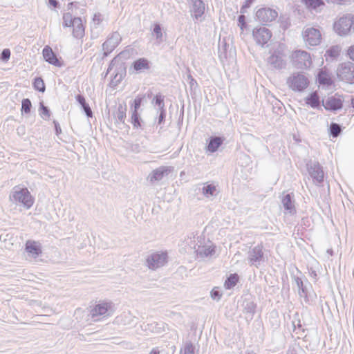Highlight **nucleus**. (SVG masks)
I'll list each match as a JSON object with an SVG mask.
<instances>
[{
    "mask_svg": "<svg viewBox=\"0 0 354 354\" xmlns=\"http://www.w3.org/2000/svg\"><path fill=\"white\" fill-rule=\"evenodd\" d=\"M115 310L114 303L110 300H100L91 308L90 315L95 322L111 317Z\"/></svg>",
    "mask_w": 354,
    "mask_h": 354,
    "instance_id": "f257e3e1",
    "label": "nucleus"
},
{
    "mask_svg": "<svg viewBox=\"0 0 354 354\" xmlns=\"http://www.w3.org/2000/svg\"><path fill=\"white\" fill-rule=\"evenodd\" d=\"M9 199L12 203L21 205L26 209H30L34 203V198L28 189L19 186L13 187L10 194Z\"/></svg>",
    "mask_w": 354,
    "mask_h": 354,
    "instance_id": "f03ea898",
    "label": "nucleus"
},
{
    "mask_svg": "<svg viewBox=\"0 0 354 354\" xmlns=\"http://www.w3.org/2000/svg\"><path fill=\"white\" fill-rule=\"evenodd\" d=\"M333 30L342 37L351 34L354 30V14L346 13L338 17L333 24Z\"/></svg>",
    "mask_w": 354,
    "mask_h": 354,
    "instance_id": "7ed1b4c3",
    "label": "nucleus"
},
{
    "mask_svg": "<svg viewBox=\"0 0 354 354\" xmlns=\"http://www.w3.org/2000/svg\"><path fill=\"white\" fill-rule=\"evenodd\" d=\"M286 84L295 92H303L308 86L309 80L304 73L296 72L287 78Z\"/></svg>",
    "mask_w": 354,
    "mask_h": 354,
    "instance_id": "20e7f679",
    "label": "nucleus"
},
{
    "mask_svg": "<svg viewBox=\"0 0 354 354\" xmlns=\"http://www.w3.org/2000/svg\"><path fill=\"white\" fill-rule=\"evenodd\" d=\"M294 66L299 69H308L312 66V58L309 53L304 50H296L290 55Z\"/></svg>",
    "mask_w": 354,
    "mask_h": 354,
    "instance_id": "39448f33",
    "label": "nucleus"
},
{
    "mask_svg": "<svg viewBox=\"0 0 354 354\" xmlns=\"http://www.w3.org/2000/svg\"><path fill=\"white\" fill-rule=\"evenodd\" d=\"M303 40L306 46H316L322 41V33L319 28L305 26L302 31Z\"/></svg>",
    "mask_w": 354,
    "mask_h": 354,
    "instance_id": "423d86ee",
    "label": "nucleus"
},
{
    "mask_svg": "<svg viewBox=\"0 0 354 354\" xmlns=\"http://www.w3.org/2000/svg\"><path fill=\"white\" fill-rule=\"evenodd\" d=\"M198 242L194 246V252L198 257L205 258L212 257L215 254V248L210 241L202 243L204 239L202 237H198Z\"/></svg>",
    "mask_w": 354,
    "mask_h": 354,
    "instance_id": "0eeeda50",
    "label": "nucleus"
},
{
    "mask_svg": "<svg viewBox=\"0 0 354 354\" xmlns=\"http://www.w3.org/2000/svg\"><path fill=\"white\" fill-rule=\"evenodd\" d=\"M167 254L166 252H153L147 258V266L149 269L156 270L165 266L167 262Z\"/></svg>",
    "mask_w": 354,
    "mask_h": 354,
    "instance_id": "6e6552de",
    "label": "nucleus"
},
{
    "mask_svg": "<svg viewBox=\"0 0 354 354\" xmlns=\"http://www.w3.org/2000/svg\"><path fill=\"white\" fill-rule=\"evenodd\" d=\"M339 78L347 83H354V64L346 62L342 64L337 69Z\"/></svg>",
    "mask_w": 354,
    "mask_h": 354,
    "instance_id": "1a4fd4ad",
    "label": "nucleus"
},
{
    "mask_svg": "<svg viewBox=\"0 0 354 354\" xmlns=\"http://www.w3.org/2000/svg\"><path fill=\"white\" fill-rule=\"evenodd\" d=\"M263 260L262 245H258L248 252V261L250 266L259 268Z\"/></svg>",
    "mask_w": 354,
    "mask_h": 354,
    "instance_id": "9d476101",
    "label": "nucleus"
},
{
    "mask_svg": "<svg viewBox=\"0 0 354 354\" xmlns=\"http://www.w3.org/2000/svg\"><path fill=\"white\" fill-rule=\"evenodd\" d=\"M343 102V97L335 94L323 99L322 105L328 111H337L342 108Z\"/></svg>",
    "mask_w": 354,
    "mask_h": 354,
    "instance_id": "9b49d317",
    "label": "nucleus"
},
{
    "mask_svg": "<svg viewBox=\"0 0 354 354\" xmlns=\"http://www.w3.org/2000/svg\"><path fill=\"white\" fill-rule=\"evenodd\" d=\"M253 37L257 44L263 46L266 44L272 37L270 30L266 27L256 28L252 32Z\"/></svg>",
    "mask_w": 354,
    "mask_h": 354,
    "instance_id": "f8f14e48",
    "label": "nucleus"
},
{
    "mask_svg": "<svg viewBox=\"0 0 354 354\" xmlns=\"http://www.w3.org/2000/svg\"><path fill=\"white\" fill-rule=\"evenodd\" d=\"M278 16L277 12L270 8H263L259 9L256 12V17L261 22H270L276 19Z\"/></svg>",
    "mask_w": 354,
    "mask_h": 354,
    "instance_id": "ddd939ff",
    "label": "nucleus"
},
{
    "mask_svg": "<svg viewBox=\"0 0 354 354\" xmlns=\"http://www.w3.org/2000/svg\"><path fill=\"white\" fill-rule=\"evenodd\" d=\"M268 64L275 69H282L286 67L285 55L279 51H275L268 59Z\"/></svg>",
    "mask_w": 354,
    "mask_h": 354,
    "instance_id": "4468645a",
    "label": "nucleus"
},
{
    "mask_svg": "<svg viewBox=\"0 0 354 354\" xmlns=\"http://www.w3.org/2000/svg\"><path fill=\"white\" fill-rule=\"evenodd\" d=\"M121 37L117 32H113L103 44L102 48L105 55L110 53L120 42Z\"/></svg>",
    "mask_w": 354,
    "mask_h": 354,
    "instance_id": "2eb2a0df",
    "label": "nucleus"
},
{
    "mask_svg": "<svg viewBox=\"0 0 354 354\" xmlns=\"http://www.w3.org/2000/svg\"><path fill=\"white\" fill-rule=\"evenodd\" d=\"M171 171L169 167L161 166L154 169L148 176L149 180L153 183L160 181L165 176H167Z\"/></svg>",
    "mask_w": 354,
    "mask_h": 354,
    "instance_id": "dca6fc26",
    "label": "nucleus"
},
{
    "mask_svg": "<svg viewBox=\"0 0 354 354\" xmlns=\"http://www.w3.org/2000/svg\"><path fill=\"white\" fill-rule=\"evenodd\" d=\"M26 251L29 258L36 259L41 253V244L35 241H28L26 243Z\"/></svg>",
    "mask_w": 354,
    "mask_h": 354,
    "instance_id": "f3484780",
    "label": "nucleus"
},
{
    "mask_svg": "<svg viewBox=\"0 0 354 354\" xmlns=\"http://www.w3.org/2000/svg\"><path fill=\"white\" fill-rule=\"evenodd\" d=\"M192 8L191 12L192 17L196 19L201 21V17L205 12V4L201 0H192Z\"/></svg>",
    "mask_w": 354,
    "mask_h": 354,
    "instance_id": "a211bd4d",
    "label": "nucleus"
},
{
    "mask_svg": "<svg viewBox=\"0 0 354 354\" xmlns=\"http://www.w3.org/2000/svg\"><path fill=\"white\" fill-rule=\"evenodd\" d=\"M201 192L204 197L208 200H212L218 194L216 185L209 183H205L203 185Z\"/></svg>",
    "mask_w": 354,
    "mask_h": 354,
    "instance_id": "6ab92c4d",
    "label": "nucleus"
},
{
    "mask_svg": "<svg viewBox=\"0 0 354 354\" xmlns=\"http://www.w3.org/2000/svg\"><path fill=\"white\" fill-rule=\"evenodd\" d=\"M310 176L317 183H320L324 180V172L317 162H313L308 168Z\"/></svg>",
    "mask_w": 354,
    "mask_h": 354,
    "instance_id": "aec40b11",
    "label": "nucleus"
},
{
    "mask_svg": "<svg viewBox=\"0 0 354 354\" xmlns=\"http://www.w3.org/2000/svg\"><path fill=\"white\" fill-rule=\"evenodd\" d=\"M42 54L44 59L49 64L57 66H60L58 59L50 46H46L42 50Z\"/></svg>",
    "mask_w": 354,
    "mask_h": 354,
    "instance_id": "412c9836",
    "label": "nucleus"
},
{
    "mask_svg": "<svg viewBox=\"0 0 354 354\" xmlns=\"http://www.w3.org/2000/svg\"><path fill=\"white\" fill-rule=\"evenodd\" d=\"M73 35L76 38H82L84 35V27L82 21L79 17L73 19Z\"/></svg>",
    "mask_w": 354,
    "mask_h": 354,
    "instance_id": "4be33fe9",
    "label": "nucleus"
},
{
    "mask_svg": "<svg viewBox=\"0 0 354 354\" xmlns=\"http://www.w3.org/2000/svg\"><path fill=\"white\" fill-rule=\"evenodd\" d=\"M301 2L310 11L320 12L324 6L322 0H301Z\"/></svg>",
    "mask_w": 354,
    "mask_h": 354,
    "instance_id": "5701e85b",
    "label": "nucleus"
},
{
    "mask_svg": "<svg viewBox=\"0 0 354 354\" xmlns=\"http://www.w3.org/2000/svg\"><path fill=\"white\" fill-rule=\"evenodd\" d=\"M127 105L126 104H120L117 108V110L113 113L115 122L124 124L126 118L127 113Z\"/></svg>",
    "mask_w": 354,
    "mask_h": 354,
    "instance_id": "b1692460",
    "label": "nucleus"
},
{
    "mask_svg": "<svg viewBox=\"0 0 354 354\" xmlns=\"http://www.w3.org/2000/svg\"><path fill=\"white\" fill-rule=\"evenodd\" d=\"M281 202L286 213L292 214L295 212L294 201L292 200L290 194L284 196Z\"/></svg>",
    "mask_w": 354,
    "mask_h": 354,
    "instance_id": "393cba45",
    "label": "nucleus"
},
{
    "mask_svg": "<svg viewBox=\"0 0 354 354\" xmlns=\"http://www.w3.org/2000/svg\"><path fill=\"white\" fill-rule=\"evenodd\" d=\"M133 68L137 73L149 68V62L145 58H140L133 63Z\"/></svg>",
    "mask_w": 354,
    "mask_h": 354,
    "instance_id": "a878e982",
    "label": "nucleus"
},
{
    "mask_svg": "<svg viewBox=\"0 0 354 354\" xmlns=\"http://www.w3.org/2000/svg\"><path fill=\"white\" fill-rule=\"evenodd\" d=\"M305 102L306 104L314 109L319 107L320 105L319 96L316 91L306 97Z\"/></svg>",
    "mask_w": 354,
    "mask_h": 354,
    "instance_id": "bb28decb",
    "label": "nucleus"
},
{
    "mask_svg": "<svg viewBox=\"0 0 354 354\" xmlns=\"http://www.w3.org/2000/svg\"><path fill=\"white\" fill-rule=\"evenodd\" d=\"M341 47L339 46H333L326 51L324 57L326 62L333 61L336 59L340 54Z\"/></svg>",
    "mask_w": 354,
    "mask_h": 354,
    "instance_id": "cd10ccee",
    "label": "nucleus"
},
{
    "mask_svg": "<svg viewBox=\"0 0 354 354\" xmlns=\"http://www.w3.org/2000/svg\"><path fill=\"white\" fill-rule=\"evenodd\" d=\"M126 53L122 52L120 54H119L118 56L113 58V59L111 61L109 68H108V73L111 72L113 70V68H121L123 64V59L125 58Z\"/></svg>",
    "mask_w": 354,
    "mask_h": 354,
    "instance_id": "c85d7f7f",
    "label": "nucleus"
},
{
    "mask_svg": "<svg viewBox=\"0 0 354 354\" xmlns=\"http://www.w3.org/2000/svg\"><path fill=\"white\" fill-rule=\"evenodd\" d=\"M223 141V139L220 137L212 138L207 147V150L212 153L216 151L218 147L222 145Z\"/></svg>",
    "mask_w": 354,
    "mask_h": 354,
    "instance_id": "c756f323",
    "label": "nucleus"
},
{
    "mask_svg": "<svg viewBox=\"0 0 354 354\" xmlns=\"http://www.w3.org/2000/svg\"><path fill=\"white\" fill-rule=\"evenodd\" d=\"M318 82L323 86H330L332 84L330 75L325 71L322 70L318 73Z\"/></svg>",
    "mask_w": 354,
    "mask_h": 354,
    "instance_id": "7c9ffc66",
    "label": "nucleus"
},
{
    "mask_svg": "<svg viewBox=\"0 0 354 354\" xmlns=\"http://www.w3.org/2000/svg\"><path fill=\"white\" fill-rule=\"evenodd\" d=\"M239 281V276L236 274H231L225 282V287L226 289H230L235 286Z\"/></svg>",
    "mask_w": 354,
    "mask_h": 354,
    "instance_id": "2f4dec72",
    "label": "nucleus"
},
{
    "mask_svg": "<svg viewBox=\"0 0 354 354\" xmlns=\"http://www.w3.org/2000/svg\"><path fill=\"white\" fill-rule=\"evenodd\" d=\"M131 122L133 127L135 128H139L141 127L142 124V120L140 118V114L138 113V111H131Z\"/></svg>",
    "mask_w": 354,
    "mask_h": 354,
    "instance_id": "473e14b6",
    "label": "nucleus"
},
{
    "mask_svg": "<svg viewBox=\"0 0 354 354\" xmlns=\"http://www.w3.org/2000/svg\"><path fill=\"white\" fill-rule=\"evenodd\" d=\"M144 99L143 95H138L134 99L133 103L131 105V111H138V109L140 108L142 102Z\"/></svg>",
    "mask_w": 354,
    "mask_h": 354,
    "instance_id": "72a5a7b5",
    "label": "nucleus"
},
{
    "mask_svg": "<svg viewBox=\"0 0 354 354\" xmlns=\"http://www.w3.org/2000/svg\"><path fill=\"white\" fill-rule=\"evenodd\" d=\"M152 102L154 103L155 106H157L158 111L165 109L163 97L161 95H156Z\"/></svg>",
    "mask_w": 354,
    "mask_h": 354,
    "instance_id": "f704fd0d",
    "label": "nucleus"
},
{
    "mask_svg": "<svg viewBox=\"0 0 354 354\" xmlns=\"http://www.w3.org/2000/svg\"><path fill=\"white\" fill-rule=\"evenodd\" d=\"M33 86L39 91L44 92L45 91L44 82L41 77H37L35 79Z\"/></svg>",
    "mask_w": 354,
    "mask_h": 354,
    "instance_id": "c9c22d12",
    "label": "nucleus"
},
{
    "mask_svg": "<svg viewBox=\"0 0 354 354\" xmlns=\"http://www.w3.org/2000/svg\"><path fill=\"white\" fill-rule=\"evenodd\" d=\"M73 19L70 13H66L63 15V26L64 27H71L73 26Z\"/></svg>",
    "mask_w": 354,
    "mask_h": 354,
    "instance_id": "e433bc0d",
    "label": "nucleus"
},
{
    "mask_svg": "<svg viewBox=\"0 0 354 354\" xmlns=\"http://www.w3.org/2000/svg\"><path fill=\"white\" fill-rule=\"evenodd\" d=\"M31 102L29 99H24L21 102V112L28 113L30 111Z\"/></svg>",
    "mask_w": 354,
    "mask_h": 354,
    "instance_id": "4c0bfd02",
    "label": "nucleus"
},
{
    "mask_svg": "<svg viewBox=\"0 0 354 354\" xmlns=\"http://www.w3.org/2000/svg\"><path fill=\"white\" fill-rule=\"evenodd\" d=\"M180 353L181 354H194V346L191 343H186Z\"/></svg>",
    "mask_w": 354,
    "mask_h": 354,
    "instance_id": "58836bf2",
    "label": "nucleus"
},
{
    "mask_svg": "<svg viewBox=\"0 0 354 354\" xmlns=\"http://www.w3.org/2000/svg\"><path fill=\"white\" fill-rule=\"evenodd\" d=\"M330 129L331 134L334 137H337L341 131V128H340L339 125L336 123L331 124Z\"/></svg>",
    "mask_w": 354,
    "mask_h": 354,
    "instance_id": "ea45409f",
    "label": "nucleus"
},
{
    "mask_svg": "<svg viewBox=\"0 0 354 354\" xmlns=\"http://www.w3.org/2000/svg\"><path fill=\"white\" fill-rule=\"evenodd\" d=\"M153 31V34L156 35V39L162 41V33L160 26L159 24H156Z\"/></svg>",
    "mask_w": 354,
    "mask_h": 354,
    "instance_id": "a19ab883",
    "label": "nucleus"
},
{
    "mask_svg": "<svg viewBox=\"0 0 354 354\" xmlns=\"http://www.w3.org/2000/svg\"><path fill=\"white\" fill-rule=\"evenodd\" d=\"M221 296H222V293L221 292V291L218 290V288H214L211 291V297L214 300H216V301L220 300L221 298Z\"/></svg>",
    "mask_w": 354,
    "mask_h": 354,
    "instance_id": "79ce46f5",
    "label": "nucleus"
},
{
    "mask_svg": "<svg viewBox=\"0 0 354 354\" xmlns=\"http://www.w3.org/2000/svg\"><path fill=\"white\" fill-rule=\"evenodd\" d=\"M40 115L45 120H47V119H48L50 118V111H49V110L42 103H41V112H40Z\"/></svg>",
    "mask_w": 354,
    "mask_h": 354,
    "instance_id": "37998d69",
    "label": "nucleus"
},
{
    "mask_svg": "<svg viewBox=\"0 0 354 354\" xmlns=\"http://www.w3.org/2000/svg\"><path fill=\"white\" fill-rule=\"evenodd\" d=\"M102 20H103V17H102V15L100 13H96L93 16V23L94 26H98L101 24Z\"/></svg>",
    "mask_w": 354,
    "mask_h": 354,
    "instance_id": "c03bdc74",
    "label": "nucleus"
},
{
    "mask_svg": "<svg viewBox=\"0 0 354 354\" xmlns=\"http://www.w3.org/2000/svg\"><path fill=\"white\" fill-rule=\"evenodd\" d=\"M10 57V50L8 48L3 49L1 53V59L3 62H7Z\"/></svg>",
    "mask_w": 354,
    "mask_h": 354,
    "instance_id": "a18cd8bd",
    "label": "nucleus"
},
{
    "mask_svg": "<svg viewBox=\"0 0 354 354\" xmlns=\"http://www.w3.org/2000/svg\"><path fill=\"white\" fill-rule=\"evenodd\" d=\"M82 107L83 108V109L84 110V111L86 113V115L88 118L92 117V115H93L92 111H91L89 105L87 103H86L85 104H83V106Z\"/></svg>",
    "mask_w": 354,
    "mask_h": 354,
    "instance_id": "49530a36",
    "label": "nucleus"
},
{
    "mask_svg": "<svg viewBox=\"0 0 354 354\" xmlns=\"http://www.w3.org/2000/svg\"><path fill=\"white\" fill-rule=\"evenodd\" d=\"M158 326V324H155V323H153V324H144L143 326H141L142 328H144L145 330H147V329H149V330H151V332H156L155 330H154V326Z\"/></svg>",
    "mask_w": 354,
    "mask_h": 354,
    "instance_id": "de8ad7c7",
    "label": "nucleus"
},
{
    "mask_svg": "<svg viewBox=\"0 0 354 354\" xmlns=\"http://www.w3.org/2000/svg\"><path fill=\"white\" fill-rule=\"evenodd\" d=\"M158 111L160 112V115L158 117V123L161 124L165 118V109L159 110Z\"/></svg>",
    "mask_w": 354,
    "mask_h": 354,
    "instance_id": "09e8293b",
    "label": "nucleus"
},
{
    "mask_svg": "<svg viewBox=\"0 0 354 354\" xmlns=\"http://www.w3.org/2000/svg\"><path fill=\"white\" fill-rule=\"evenodd\" d=\"M348 55L352 60L354 61V45L350 46L348 49Z\"/></svg>",
    "mask_w": 354,
    "mask_h": 354,
    "instance_id": "8fccbe9b",
    "label": "nucleus"
},
{
    "mask_svg": "<svg viewBox=\"0 0 354 354\" xmlns=\"http://www.w3.org/2000/svg\"><path fill=\"white\" fill-rule=\"evenodd\" d=\"M239 23L241 25V29H243V26L245 25V16L244 15H240L239 17Z\"/></svg>",
    "mask_w": 354,
    "mask_h": 354,
    "instance_id": "3c124183",
    "label": "nucleus"
},
{
    "mask_svg": "<svg viewBox=\"0 0 354 354\" xmlns=\"http://www.w3.org/2000/svg\"><path fill=\"white\" fill-rule=\"evenodd\" d=\"M76 100L81 104L82 106H83V104H85L86 103L84 97L80 95H78L76 97Z\"/></svg>",
    "mask_w": 354,
    "mask_h": 354,
    "instance_id": "603ef678",
    "label": "nucleus"
},
{
    "mask_svg": "<svg viewBox=\"0 0 354 354\" xmlns=\"http://www.w3.org/2000/svg\"><path fill=\"white\" fill-rule=\"evenodd\" d=\"M188 79L189 80V85L192 88L194 86H196L197 85V82L192 77V76L191 75H189L187 76Z\"/></svg>",
    "mask_w": 354,
    "mask_h": 354,
    "instance_id": "864d4df0",
    "label": "nucleus"
},
{
    "mask_svg": "<svg viewBox=\"0 0 354 354\" xmlns=\"http://www.w3.org/2000/svg\"><path fill=\"white\" fill-rule=\"evenodd\" d=\"M48 6H53V7H57V2L55 0H49L48 1Z\"/></svg>",
    "mask_w": 354,
    "mask_h": 354,
    "instance_id": "5fc2aeb1",
    "label": "nucleus"
},
{
    "mask_svg": "<svg viewBox=\"0 0 354 354\" xmlns=\"http://www.w3.org/2000/svg\"><path fill=\"white\" fill-rule=\"evenodd\" d=\"M149 354H160V352L158 348H154L151 350Z\"/></svg>",
    "mask_w": 354,
    "mask_h": 354,
    "instance_id": "6e6d98bb",
    "label": "nucleus"
},
{
    "mask_svg": "<svg viewBox=\"0 0 354 354\" xmlns=\"http://www.w3.org/2000/svg\"><path fill=\"white\" fill-rule=\"evenodd\" d=\"M256 0H247L245 1V6L249 7L253 2H254Z\"/></svg>",
    "mask_w": 354,
    "mask_h": 354,
    "instance_id": "4d7b16f0",
    "label": "nucleus"
},
{
    "mask_svg": "<svg viewBox=\"0 0 354 354\" xmlns=\"http://www.w3.org/2000/svg\"><path fill=\"white\" fill-rule=\"evenodd\" d=\"M297 286H298L299 288V289H300V288H301V286H303V282H302V281H301L300 279H298L297 280Z\"/></svg>",
    "mask_w": 354,
    "mask_h": 354,
    "instance_id": "13d9d810",
    "label": "nucleus"
},
{
    "mask_svg": "<svg viewBox=\"0 0 354 354\" xmlns=\"http://www.w3.org/2000/svg\"><path fill=\"white\" fill-rule=\"evenodd\" d=\"M351 105L354 108V98H353L351 100Z\"/></svg>",
    "mask_w": 354,
    "mask_h": 354,
    "instance_id": "bf43d9fd",
    "label": "nucleus"
},
{
    "mask_svg": "<svg viewBox=\"0 0 354 354\" xmlns=\"http://www.w3.org/2000/svg\"><path fill=\"white\" fill-rule=\"evenodd\" d=\"M251 306H252V307H251V311H252V312H253V311H254V307L253 304H251Z\"/></svg>",
    "mask_w": 354,
    "mask_h": 354,
    "instance_id": "052dcab7",
    "label": "nucleus"
},
{
    "mask_svg": "<svg viewBox=\"0 0 354 354\" xmlns=\"http://www.w3.org/2000/svg\"><path fill=\"white\" fill-rule=\"evenodd\" d=\"M312 274H313V275L316 276L315 272H313Z\"/></svg>",
    "mask_w": 354,
    "mask_h": 354,
    "instance_id": "680f3d73",
    "label": "nucleus"
}]
</instances>
